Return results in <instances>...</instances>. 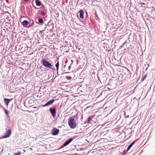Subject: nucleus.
<instances>
[{
  "instance_id": "obj_31",
  "label": "nucleus",
  "mask_w": 155,
  "mask_h": 155,
  "mask_svg": "<svg viewBox=\"0 0 155 155\" xmlns=\"http://www.w3.org/2000/svg\"><path fill=\"white\" fill-rule=\"evenodd\" d=\"M66 66V65H65L64 66V68H65V67Z\"/></svg>"
},
{
  "instance_id": "obj_15",
  "label": "nucleus",
  "mask_w": 155,
  "mask_h": 155,
  "mask_svg": "<svg viewBox=\"0 0 155 155\" xmlns=\"http://www.w3.org/2000/svg\"><path fill=\"white\" fill-rule=\"evenodd\" d=\"M36 5L38 6H39L41 5V2L39 0H35Z\"/></svg>"
},
{
  "instance_id": "obj_26",
  "label": "nucleus",
  "mask_w": 155,
  "mask_h": 155,
  "mask_svg": "<svg viewBox=\"0 0 155 155\" xmlns=\"http://www.w3.org/2000/svg\"><path fill=\"white\" fill-rule=\"evenodd\" d=\"M29 0H24V1L25 2H27Z\"/></svg>"
},
{
  "instance_id": "obj_24",
  "label": "nucleus",
  "mask_w": 155,
  "mask_h": 155,
  "mask_svg": "<svg viewBox=\"0 0 155 155\" xmlns=\"http://www.w3.org/2000/svg\"><path fill=\"white\" fill-rule=\"evenodd\" d=\"M71 65H70L69 67H68V68L69 70H70L71 68Z\"/></svg>"
},
{
  "instance_id": "obj_23",
  "label": "nucleus",
  "mask_w": 155,
  "mask_h": 155,
  "mask_svg": "<svg viewBox=\"0 0 155 155\" xmlns=\"http://www.w3.org/2000/svg\"><path fill=\"white\" fill-rule=\"evenodd\" d=\"M45 29H46V27H45V30H42V31H40V34H42V33L43 31H44Z\"/></svg>"
},
{
  "instance_id": "obj_20",
  "label": "nucleus",
  "mask_w": 155,
  "mask_h": 155,
  "mask_svg": "<svg viewBox=\"0 0 155 155\" xmlns=\"http://www.w3.org/2000/svg\"><path fill=\"white\" fill-rule=\"evenodd\" d=\"M41 15L42 16H45V13L43 11H42L41 12Z\"/></svg>"
},
{
  "instance_id": "obj_10",
  "label": "nucleus",
  "mask_w": 155,
  "mask_h": 155,
  "mask_svg": "<svg viewBox=\"0 0 155 155\" xmlns=\"http://www.w3.org/2000/svg\"><path fill=\"white\" fill-rule=\"evenodd\" d=\"M28 21L29 22V24H28L29 25L28 27H30L32 26L34 23L33 20L31 19H29Z\"/></svg>"
},
{
  "instance_id": "obj_25",
  "label": "nucleus",
  "mask_w": 155,
  "mask_h": 155,
  "mask_svg": "<svg viewBox=\"0 0 155 155\" xmlns=\"http://www.w3.org/2000/svg\"><path fill=\"white\" fill-rule=\"evenodd\" d=\"M71 73V72H65L64 73V74H66V73Z\"/></svg>"
},
{
  "instance_id": "obj_29",
  "label": "nucleus",
  "mask_w": 155,
  "mask_h": 155,
  "mask_svg": "<svg viewBox=\"0 0 155 155\" xmlns=\"http://www.w3.org/2000/svg\"><path fill=\"white\" fill-rule=\"evenodd\" d=\"M66 78H70V77L68 76H67V77H66Z\"/></svg>"
},
{
  "instance_id": "obj_5",
  "label": "nucleus",
  "mask_w": 155,
  "mask_h": 155,
  "mask_svg": "<svg viewBox=\"0 0 155 155\" xmlns=\"http://www.w3.org/2000/svg\"><path fill=\"white\" fill-rule=\"evenodd\" d=\"M54 99H52L47 102L44 105H42V107H46L47 106H50L55 101Z\"/></svg>"
},
{
  "instance_id": "obj_27",
  "label": "nucleus",
  "mask_w": 155,
  "mask_h": 155,
  "mask_svg": "<svg viewBox=\"0 0 155 155\" xmlns=\"http://www.w3.org/2000/svg\"><path fill=\"white\" fill-rule=\"evenodd\" d=\"M67 62H68V61H66L65 62V63H67Z\"/></svg>"
},
{
  "instance_id": "obj_2",
  "label": "nucleus",
  "mask_w": 155,
  "mask_h": 155,
  "mask_svg": "<svg viewBox=\"0 0 155 155\" xmlns=\"http://www.w3.org/2000/svg\"><path fill=\"white\" fill-rule=\"evenodd\" d=\"M41 62L45 67L51 69L53 66L51 64L44 59H42Z\"/></svg>"
},
{
  "instance_id": "obj_11",
  "label": "nucleus",
  "mask_w": 155,
  "mask_h": 155,
  "mask_svg": "<svg viewBox=\"0 0 155 155\" xmlns=\"http://www.w3.org/2000/svg\"><path fill=\"white\" fill-rule=\"evenodd\" d=\"M94 115H91V116L88 117L87 118V123H92L91 122V121L92 119L93 118Z\"/></svg>"
},
{
  "instance_id": "obj_1",
  "label": "nucleus",
  "mask_w": 155,
  "mask_h": 155,
  "mask_svg": "<svg viewBox=\"0 0 155 155\" xmlns=\"http://www.w3.org/2000/svg\"><path fill=\"white\" fill-rule=\"evenodd\" d=\"M68 125L71 128L74 129L76 127V122L72 117H71L68 119Z\"/></svg>"
},
{
  "instance_id": "obj_4",
  "label": "nucleus",
  "mask_w": 155,
  "mask_h": 155,
  "mask_svg": "<svg viewBox=\"0 0 155 155\" xmlns=\"http://www.w3.org/2000/svg\"><path fill=\"white\" fill-rule=\"evenodd\" d=\"M6 132L4 135L3 136V138H6L10 136L11 134V131L9 129H6Z\"/></svg>"
},
{
  "instance_id": "obj_19",
  "label": "nucleus",
  "mask_w": 155,
  "mask_h": 155,
  "mask_svg": "<svg viewBox=\"0 0 155 155\" xmlns=\"http://www.w3.org/2000/svg\"><path fill=\"white\" fill-rule=\"evenodd\" d=\"M124 42L122 45L120 47V48H121V47H123L124 48L125 50L126 49V47H124L125 45H126V44Z\"/></svg>"
},
{
  "instance_id": "obj_17",
  "label": "nucleus",
  "mask_w": 155,
  "mask_h": 155,
  "mask_svg": "<svg viewBox=\"0 0 155 155\" xmlns=\"http://www.w3.org/2000/svg\"><path fill=\"white\" fill-rule=\"evenodd\" d=\"M147 74H146L142 78L141 80V82H142L143 81H144L145 79L146 78V77H147Z\"/></svg>"
},
{
  "instance_id": "obj_3",
  "label": "nucleus",
  "mask_w": 155,
  "mask_h": 155,
  "mask_svg": "<svg viewBox=\"0 0 155 155\" xmlns=\"http://www.w3.org/2000/svg\"><path fill=\"white\" fill-rule=\"evenodd\" d=\"M47 26L48 27V29L51 32L53 31L54 28V24L51 21H50L47 24Z\"/></svg>"
},
{
  "instance_id": "obj_8",
  "label": "nucleus",
  "mask_w": 155,
  "mask_h": 155,
  "mask_svg": "<svg viewBox=\"0 0 155 155\" xmlns=\"http://www.w3.org/2000/svg\"><path fill=\"white\" fill-rule=\"evenodd\" d=\"M12 100V99H8L6 98H5L4 101L5 105L6 106H8L9 103L10 101H11Z\"/></svg>"
},
{
  "instance_id": "obj_18",
  "label": "nucleus",
  "mask_w": 155,
  "mask_h": 155,
  "mask_svg": "<svg viewBox=\"0 0 155 155\" xmlns=\"http://www.w3.org/2000/svg\"><path fill=\"white\" fill-rule=\"evenodd\" d=\"M38 22L40 23H43V20L41 18H39L38 19Z\"/></svg>"
},
{
  "instance_id": "obj_9",
  "label": "nucleus",
  "mask_w": 155,
  "mask_h": 155,
  "mask_svg": "<svg viewBox=\"0 0 155 155\" xmlns=\"http://www.w3.org/2000/svg\"><path fill=\"white\" fill-rule=\"evenodd\" d=\"M73 140L72 138H70L68 140H67L66 142L64 144L63 147H65L67 145H68L70 142H71Z\"/></svg>"
},
{
  "instance_id": "obj_22",
  "label": "nucleus",
  "mask_w": 155,
  "mask_h": 155,
  "mask_svg": "<svg viewBox=\"0 0 155 155\" xmlns=\"http://www.w3.org/2000/svg\"><path fill=\"white\" fill-rule=\"evenodd\" d=\"M4 110H5V112L6 113V114H7V115H8V110H7L6 109H4Z\"/></svg>"
},
{
  "instance_id": "obj_32",
  "label": "nucleus",
  "mask_w": 155,
  "mask_h": 155,
  "mask_svg": "<svg viewBox=\"0 0 155 155\" xmlns=\"http://www.w3.org/2000/svg\"><path fill=\"white\" fill-rule=\"evenodd\" d=\"M143 5H145V3H143Z\"/></svg>"
},
{
  "instance_id": "obj_28",
  "label": "nucleus",
  "mask_w": 155,
  "mask_h": 155,
  "mask_svg": "<svg viewBox=\"0 0 155 155\" xmlns=\"http://www.w3.org/2000/svg\"><path fill=\"white\" fill-rule=\"evenodd\" d=\"M71 61L72 62V63L73 62V61L72 60H71Z\"/></svg>"
},
{
  "instance_id": "obj_16",
  "label": "nucleus",
  "mask_w": 155,
  "mask_h": 155,
  "mask_svg": "<svg viewBox=\"0 0 155 155\" xmlns=\"http://www.w3.org/2000/svg\"><path fill=\"white\" fill-rule=\"evenodd\" d=\"M135 140L134 141V142H132L128 147L127 148V150L128 151L131 148V147H132V146L135 143Z\"/></svg>"
},
{
  "instance_id": "obj_30",
  "label": "nucleus",
  "mask_w": 155,
  "mask_h": 155,
  "mask_svg": "<svg viewBox=\"0 0 155 155\" xmlns=\"http://www.w3.org/2000/svg\"><path fill=\"white\" fill-rule=\"evenodd\" d=\"M34 7H35V8H36V9H37V8H36V7H35V6H34Z\"/></svg>"
},
{
  "instance_id": "obj_13",
  "label": "nucleus",
  "mask_w": 155,
  "mask_h": 155,
  "mask_svg": "<svg viewBox=\"0 0 155 155\" xmlns=\"http://www.w3.org/2000/svg\"><path fill=\"white\" fill-rule=\"evenodd\" d=\"M57 62L56 64L55 65V67L56 68V70L57 71V73H58V71L59 70V62L58 61V59L57 60Z\"/></svg>"
},
{
  "instance_id": "obj_14",
  "label": "nucleus",
  "mask_w": 155,
  "mask_h": 155,
  "mask_svg": "<svg viewBox=\"0 0 155 155\" xmlns=\"http://www.w3.org/2000/svg\"><path fill=\"white\" fill-rule=\"evenodd\" d=\"M29 24L28 21L26 20H25L22 22V25L25 26Z\"/></svg>"
},
{
  "instance_id": "obj_21",
  "label": "nucleus",
  "mask_w": 155,
  "mask_h": 155,
  "mask_svg": "<svg viewBox=\"0 0 155 155\" xmlns=\"http://www.w3.org/2000/svg\"><path fill=\"white\" fill-rule=\"evenodd\" d=\"M77 50L78 51H82L83 49L82 48H77Z\"/></svg>"
},
{
  "instance_id": "obj_7",
  "label": "nucleus",
  "mask_w": 155,
  "mask_h": 155,
  "mask_svg": "<svg viewBox=\"0 0 155 155\" xmlns=\"http://www.w3.org/2000/svg\"><path fill=\"white\" fill-rule=\"evenodd\" d=\"M50 110L53 116L54 117H55L56 116V113L55 109L54 108H50Z\"/></svg>"
},
{
  "instance_id": "obj_12",
  "label": "nucleus",
  "mask_w": 155,
  "mask_h": 155,
  "mask_svg": "<svg viewBox=\"0 0 155 155\" xmlns=\"http://www.w3.org/2000/svg\"><path fill=\"white\" fill-rule=\"evenodd\" d=\"M80 17L81 18H84V12L83 10H80L79 11Z\"/></svg>"
},
{
  "instance_id": "obj_6",
  "label": "nucleus",
  "mask_w": 155,
  "mask_h": 155,
  "mask_svg": "<svg viewBox=\"0 0 155 155\" xmlns=\"http://www.w3.org/2000/svg\"><path fill=\"white\" fill-rule=\"evenodd\" d=\"M59 132V130L57 128H54L51 131V134L53 135H57Z\"/></svg>"
}]
</instances>
